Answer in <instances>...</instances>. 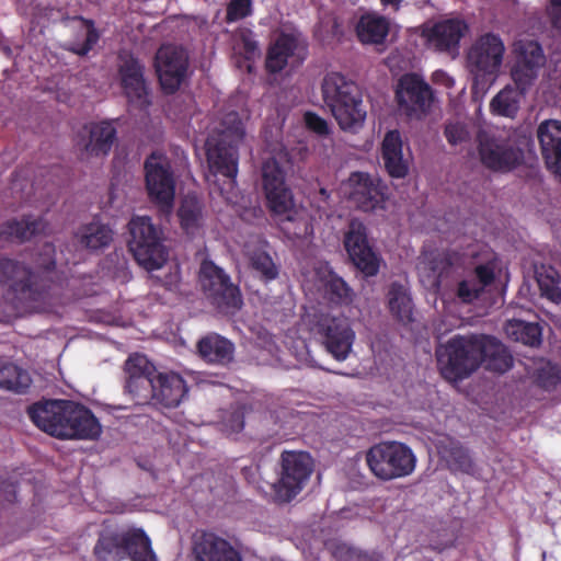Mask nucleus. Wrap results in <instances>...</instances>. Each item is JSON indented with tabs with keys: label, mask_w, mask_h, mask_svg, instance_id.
Returning a JSON list of instances; mask_svg holds the SVG:
<instances>
[{
	"label": "nucleus",
	"mask_w": 561,
	"mask_h": 561,
	"mask_svg": "<svg viewBox=\"0 0 561 561\" xmlns=\"http://www.w3.org/2000/svg\"><path fill=\"white\" fill-rule=\"evenodd\" d=\"M505 53L499 35L486 33L479 36L467 53V67L472 76L471 91L474 95L484 94L495 82Z\"/></svg>",
	"instance_id": "423d86ee"
},
{
	"label": "nucleus",
	"mask_w": 561,
	"mask_h": 561,
	"mask_svg": "<svg viewBox=\"0 0 561 561\" xmlns=\"http://www.w3.org/2000/svg\"><path fill=\"white\" fill-rule=\"evenodd\" d=\"M198 278L205 297L218 311L228 313L241 308L242 295L239 287L213 261L202 262Z\"/></svg>",
	"instance_id": "9d476101"
},
{
	"label": "nucleus",
	"mask_w": 561,
	"mask_h": 561,
	"mask_svg": "<svg viewBox=\"0 0 561 561\" xmlns=\"http://www.w3.org/2000/svg\"><path fill=\"white\" fill-rule=\"evenodd\" d=\"M197 354L207 364L226 367L234 359V344L218 333H208L197 342Z\"/></svg>",
	"instance_id": "cd10ccee"
},
{
	"label": "nucleus",
	"mask_w": 561,
	"mask_h": 561,
	"mask_svg": "<svg viewBox=\"0 0 561 561\" xmlns=\"http://www.w3.org/2000/svg\"><path fill=\"white\" fill-rule=\"evenodd\" d=\"M232 417L236 420L237 424L233 425V430L236 431H242L243 427H244V420H243V414L241 412H234L232 414Z\"/></svg>",
	"instance_id": "13d9d810"
},
{
	"label": "nucleus",
	"mask_w": 561,
	"mask_h": 561,
	"mask_svg": "<svg viewBox=\"0 0 561 561\" xmlns=\"http://www.w3.org/2000/svg\"><path fill=\"white\" fill-rule=\"evenodd\" d=\"M390 32V21L376 12L362 14L355 24V34L362 44L382 45Z\"/></svg>",
	"instance_id": "c85d7f7f"
},
{
	"label": "nucleus",
	"mask_w": 561,
	"mask_h": 561,
	"mask_svg": "<svg viewBox=\"0 0 561 561\" xmlns=\"http://www.w3.org/2000/svg\"><path fill=\"white\" fill-rule=\"evenodd\" d=\"M245 135L243 123L237 112L222 118L220 127L213 131L205 144L209 170L236 181L239 165V145Z\"/></svg>",
	"instance_id": "20e7f679"
},
{
	"label": "nucleus",
	"mask_w": 561,
	"mask_h": 561,
	"mask_svg": "<svg viewBox=\"0 0 561 561\" xmlns=\"http://www.w3.org/2000/svg\"><path fill=\"white\" fill-rule=\"evenodd\" d=\"M123 535L122 531L102 533L93 548L98 561H123Z\"/></svg>",
	"instance_id": "4c0bfd02"
},
{
	"label": "nucleus",
	"mask_w": 561,
	"mask_h": 561,
	"mask_svg": "<svg viewBox=\"0 0 561 561\" xmlns=\"http://www.w3.org/2000/svg\"><path fill=\"white\" fill-rule=\"evenodd\" d=\"M560 380L559 370L550 364L538 368L535 375L537 386L548 391L556 389Z\"/></svg>",
	"instance_id": "de8ad7c7"
},
{
	"label": "nucleus",
	"mask_w": 561,
	"mask_h": 561,
	"mask_svg": "<svg viewBox=\"0 0 561 561\" xmlns=\"http://www.w3.org/2000/svg\"><path fill=\"white\" fill-rule=\"evenodd\" d=\"M128 248L135 260L147 271L163 266L168 251L162 243V231L148 216H135L128 224Z\"/></svg>",
	"instance_id": "1a4fd4ad"
},
{
	"label": "nucleus",
	"mask_w": 561,
	"mask_h": 561,
	"mask_svg": "<svg viewBox=\"0 0 561 561\" xmlns=\"http://www.w3.org/2000/svg\"><path fill=\"white\" fill-rule=\"evenodd\" d=\"M329 300L336 305L348 304L352 300V288L334 272H330L324 283Z\"/></svg>",
	"instance_id": "79ce46f5"
},
{
	"label": "nucleus",
	"mask_w": 561,
	"mask_h": 561,
	"mask_svg": "<svg viewBox=\"0 0 561 561\" xmlns=\"http://www.w3.org/2000/svg\"><path fill=\"white\" fill-rule=\"evenodd\" d=\"M546 11L552 27L561 30V0H549Z\"/></svg>",
	"instance_id": "6e6d98bb"
},
{
	"label": "nucleus",
	"mask_w": 561,
	"mask_h": 561,
	"mask_svg": "<svg viewBox=\"0 0 561 561\" xmlns=\"http://www.w3.org/2000/svg\"><path fill=\"white\" fill-rule=\"evenodd\" d=\"M239 43L247 60H253L260 55L255 34L249 28H242L239 34Z\"/></svg>",
	"instance_id": "3c124183"
},
{
	"label": "nucleus",
	"mask_w": 561,
	"mask_h": 561,
	"mask_svg": "<svg viewBox=\"0 0 561 561\" xmlns=\"http://www.w3.org/2000/svg\"><path fill=\"white\" fill-rule=\"evenodd\" d=\"M388 300L390 312L396 319L402 323L412 321V300L403 285L392 283L388 291Z\"/></svg>",
	"instance_id": "58836bf2"
},
{
	"label": "nucleus",
	"mask_w": 561,
	"mask_h": 561,
	"mask_svg": "<svg viewBox=\"0 0 561 561\" xmlns=\"http://www.w3.org/2000/svg\"><path fill=\"white\" fill-rule=\"evenodd\" d=\"M449 461L456 469L465 473H472L474 470V462L469 454V450L461 446L458 442L451 443L448 450Z\"/></svg>",
	"instance_id": "c03bdc74"
},
{
	"label": "nucleus",
	"mask_w": 561,
	"mask_h": 561,
	"mask_svg": "<svg viewBox=\"0 0 561 561\" xmlns=\"http://www.w3.org/2000/svg\"><path fill=\"white\" fill-rule=\"evenodd\" d=\"M124 560L158 561L151 540L142 528L130 527L122 530Z\"/></svg>",
	"instance_id": "7c9ffc66"
},
{
	"label": "nucleus",
	"mask_w": 561,
	"mask_h": 561,
	"mask_svg": "<svg viewBox=\"0 0 561 561\" xmlns=\"http://www.w3.org/2000/svg\"><path fill=\"white\" fill-rule=\"evenodd\" d=\"M80 21L84 22L87 25V34L84 42L81 44H73L70 48L71 51L79 56H85L93 46L98 43L100 35L94 24L90 20H84L83 18H79Z\"/></svg>",
	"instance_id": "09e8293b"
},
{
	"label": "nucleus",
	"mask_w": 561,
	"mask_h": 561,
	"mask_svg": "<svg viewBox=\"0 0 561 561\" xmlns=\"http://www.w3.org/2000/svg\"><path fill=\"white\" fill-rule=\"evenodd\" d=\"M144 169L150 201L161 210L170 211L175 197V180L170 162L153 152L146 159Z\"/></svg>",
	"instance_id": "4468645a"
},
{
	"label": "nucleus",
	"mask_w": 561,
	"mask_h": 561,
	"mask_svg": "<svg viewBox=\"0 0 561 561\" xmlns=\"http://www.w3.org/2000/svg\"><path fill=\"white\" fill-rule=\"evenodd\" d=\"M178 216L182 229L194 233L202 226L203 205L196 196L186 195L179 207Z\"/></svg>",
	"instance_id": "ea45409f"
},
{
	"label": "nucleus",
	"mask_w": 561,
	"mask_h": 561,
	"mask_svg": "<svg viewBox=\"0 0 561 561\" xmlns=\"http://www.w3.org/2000/svg\"><path fill=\"white\" fill-rule=\"evenodd\" d=\"M3 488L5 490V492H8L9 496L7 497V500L9 502H13L16 497V486L13 484V483H3Z\"/></svg>",
	"instance_id": "4d7b16f0"
},
{
	"label": "nucleus",
	"mask_w": 561,
	"mask_h": 561,
	"mask_svg": "<svg viewBox=\"0 0 561 561\" xmlns=\"http://www.w3.org/2000/svg\"><path fill=\"white\" fill-rule=\"evenodd\" d=\"M262 184L270 211L275 216H284L287 220H293L295 213L293 192L286 183V172L276 159L271 158L264 161Z\"/></svg>",
	"instance_id": "ddd939ff"
},
{
	"label": "nucleus",
	"mask_w": 561,
	"mask_h": 561,
	"mask_svg": "<svg viewBox=\"0 0 561 561\" xmlns=\"http://www.w3.org/2000/svg\"><path fill=\"white\" fill-rule=\"evenodd\" d=\"M280 477L274 483V497L278 503H288L306 486L312 471L313 459L305 451H284L280 457Z\"/></svg>",
	"instance_id": "9b49d317"
},
{
	"label": "nucleus",
	"mask_w": 561,
	"mask_h": 561,
	"mask_svg": "<svg viewBox=\"0 0 561 561\" xmlns=\"http://www.w3.org/2000/svg\"><path fill=\"white\" fill-rule=\"evenodd\" d=\"M396 99L407 115L425 114L433 101V91L417 73H405L398 81Z\"/></svg>",
	"instance_id": "6ab92c4d"
},
{
	"label": "nucleus",
	"mask_w": 561,
	"mask_h": 561,
	"mask_svg": "<svg viewBox=\"0 0 561 561\" xmlns=\"http://www.w3.org/2000/svg\"><path fill=\"white\" fill-rule=\"evenodd\" d=\"M337 561H381V556L375 551H365L347 545H339L333 552Z\"/></svg>",
	"instance_id": "37998d69"
},
{
	"label": "nucleus",
	"mask_w": 561,
	"mask_h": 561,
	"mask_svg": "<svg viewBox=\"0 0 561 561\" xmlns=\"http://www.w3.org/2000/svg\"><path fill=\"white\" fill-rule=\"evenodd\" d=\"M380 3L387 8V7H390L392 8L394 11L399 10L400 5H401V2L402 0H379Z\"/></svg>",
	"instance_id": "bf43d9fd"
},
{
	"label": "nucleus",
	"mask_w": 561,
	"mask_h": 561,
	"mask_svg": "<svg viewBox=\"0 0 561 561\" xmlns=\"http://www.w3.org/2000/svg\"><path fill=\"white\" fill-rule=\"evenodd\" d=\"M416 456L404 443L381 442L366 451L370 472L381 481H392L411 476L416 468Z\"/></svg>",
	"instance_id": "6e6552de"
},
{
	"label": "nucleus",
	"mask_w": 561,
	"mask_h": 561,
	"mask_svg": "<svg viewBox=\"0 0 561 561\" xmlns=\"http://www.w3.org/2000/svg\"><path fill=\"white\" fill-rule=\"evenodd\" d=\"M494 278L493 268L489 265L481 264L474 268V277L471 279H474L476 284H481V289L484 290L486 286L494 282Z\"/></svg>",
	"instance_id": "5fc2aeb1"
},
{
	"label": "nucleus",
	"mask_w": 561,
	"mask_h": 561,
	"mask_svg": "<svg viewBox=\"0 0 561 561\" xmlns=\"http://www.w3.org/2000/svg\"><path fill=\"white\" fill-rule=\"evenodd\" d=\"M45 228L46 222L42 218L26 215L21 220L11 219L5 221L0 227V239L25 242L42 233Z\"/></svg>",
	"instance_id": "2f4dec72"
},
{
	"label": "nucleus",
	"mask_w": 561,
	"mask_h": 561,
	"mask_svg": "<svg viewBox=\"0 0 561 561\" xmlns=\"http://www.w3.org/2000/svg\"><path fill=\"white\" fill-rule=\"evenodd\" d=\"M304 121H305L306 127L309 130H311L320 136H325L330 131L327 121L324 118H322L321 116H319L314 112H306L304 115Z\"/></svg>",
	"instance_id": "603ef678"
},
{
	"label": "nucleus",
	"mask_w": 561,
	"mask_h": 561,
	"mask_svg": "<svg viewBox=\"0 0 561 561\" xmlns=\"http://www.w3.org/2000/svg\"><path fill=\"white\" fill-rule=\"evenodd\" d=\"M481 364L488 370L503 374L513 367V356L507 347L494 336L480 334Z\"/></svg>",
	"instance_id": "c756f323"
},
{
	"label": "nucleus",
	"mask_w": 561,
	"mask_h": 561,
	"mask_svg": "<svg viewBox=\"0 0 561 561\" xmlns=\"http://www.w3.org/2000/svg\"><path fill=\"white\" fill-rule=\"evenodd\" d=\"M537 280L542 297L554 304L561 302V288L558 278L549 274H539Z\"/></svg>",
	"instance_id": "49530a36"
},
{
	"label": "nucleus",
	"mask_w": 561,
	"mask_h": 561,
	"mask_svg": "<svg viewBox=\"0 0 561 561\" xmlns=\"http://www.w3.org/2000/svg\"><path fill=\"white\" fill-rule=\"evenodd\" d=\"M113 234V230L108 225L92 221L79 227L75 232V239L80 247L89 251H98L111 244Z\"/></svg>",
	"instance_id": "f704fd0d"
},
{
	"label": "nucleus",
	"mask_w": 561,
	"mask_h": 561,
	"mask_svg": "<svg viewBox=\"0 0 561 561\" xmlns=\"http://www.w3.org/2000/svg\"><path fill=\"white\" fill-rule=\"evenodd\" d=\"M144 73L145 68L137 58L131 55L121 56V87L128 103L139 110H146L151 104Z\"/></svg>",
	"instance_id": "412c9836"
},
{
	"label": "nucleus",
	"mask_w": 561,
	"mask_h": 561,
	"mask_svg": "<svg viewBox=\"0 0 561 561\" xmlns=\"http://www.w3.org/2000/svg\"><path fill=\"white\" fill-rule=\"evenodd\" d=\"M515 62L511 70L514 82L531 87L546 64V56L537 41H518L514 44Z\"/></svg>",
	"instance_id": "aec40b11"
},
{
	"label": "nucleus",
	"mask_w": 561,
	"mask_h": 561,
	"mask_svg": "<svg viewBox=\"0 0 561 561\" xmlns=\"http://www.w3.org/2000/svg\"><path fill=\"white\" fill-rule=\"evenodd\" d=\"M343 245L352 263L365 276H375L379 272L380 260L368 240L367 228L357 218L348 221L343 237Z\"/></svg>",
	"instance_id": "dca6fc26"
},
{
	"label": "nucleus",
	"mask_w": 561,
	"mask_h": 561,
	"mask_svg": "<svg viewBox=\"0 0 561 561\" xmlns=\"http://www.w3.org/2000/svg\"><path fill=\"white\" fill-rule=\"evenodd\" d=\"M158 368L144 354L134 353L124 363V391L138 405L152 404Z\"/></svg>",
	"instance_id": "f8f14e48"
},
{
	"label": "nucleus",
	"mask_w": 561,
	"mask_h": 561,
	"mask_svg": "<svg viewBox=\"0 0 561 561\" xmlns=\"http://www.w3.org/2000/svg\"><path fill=\"white\" fill-rule=\"evenodd\" d=\"M31 385L32 378L26 369L13 363L0 362V389L23 394Z\"/></svg>",
	"instance_id": "e433bc0d"
},
{
	"label": "nucleus",
	"mask_w": 561,
	"mask_h": 561,
	"mask_svg": "<svg viewBox=\"0 0 561 561\" xmlns=\"http://www.w3.org/2000/svg\"><path fill=\"white\" fill-rule=\"evenodd\" d=\"M253 13L252 0H230L226 8V22L233 23Z\"/></svg>",
	"instance_id": "a18cd8bd"
},
{
	"label": "nucleus",
	"mask_w": 561,
	"mask_h": 561,
	"mask_svg": "<svg viewBox=\"0 0 561 561\" xmlns=\"http://www.w3.org/2000/svg\"><path fill=\"white\" fill-rule=\"evenodd\" d=\"M314 330L329 354L339 362L347 358L355 340V332L347 319L321 314L316 322Z\"/></svg>",
	"instance_id": "a211bd4d"
},
{
	"label": "nucleus",
	"mask_w": 561,
	"mask_h": 561,
	"mask_svg": "<svg viewBox=\"0 0 561 561\" xmlns=\"http://www.w3.org/2000/svg\"><path fill=\"white\" fill-rule=\"evenodd\" d=\"M542 158L549 170L561 174V122L546 119L537 128Z\"/></svg>",
	"instance_id": "a878e982"
},
{
	"label": "nucleus",
	"mask_w": 561,
	"mask_h": 561,
	"mask_svg": "<svg viewBox=\"0 0 561 561\" xmlns=\"http://www.w3.org/2000/svg\"><path fill=\"white\" fill-rule=\"evenodd\" d=\"M89 139L84 144V151L89 156L104 157L110 153L117 139V131L112 122L103 121L90 124Z\"/></svg>",
	"instance_id": "473e14b6"
},
{
	"label": "nucleus",
	"mask_w": 561,
	"mask_h": 561,
	"mask_svg": "<svg viewBox=\"0 0 561 561\" xmlns=\"http://www.w3.org/2000/svg\"><path fill=\"white\" fill-rule=\"evenodd\" d=\"M468 32L469 25L463 19L448 18L433 24H424L421 37L430 50L456 57L459 54L460 42Z\"/></svg>",
	"instance_id": "2eb2a0df"
},
{
	"label": "nucleus",
	"mask_w": 561,
	"mask_h": 561,
	"mask_svg": "<svg viewBox=\"0 0 561 561\" xmlns=\"http://www.w3.org/2000/svg\"><path fill=\"white\" fill-rule=\"evenodd\" d=\"M383 168L392 179H404L409 174L410 163L403 156V141L399 130L386 133L381 142Z\"/></svg>",
	"instance_id": "bb28decb"
},
{
	"label": "nucleus",
	"mask_w": 561,
	"mask_h": 561,
	"mask_svg": "<svg viewBox=\"0 0 561 561\" xmlns=\"http://www.w3.org/2000/svg\"><path fill=\"white\" fill-rule=\"evenodd\" d=\"M352 185L351 201L363 211L383 208L388 197L387 185L378 178L365 172H353L350 176Z\"/></svg>",
	"instance_id": "5701e85b"
},
{
	"label": "nucleus",
	"mask_w": 561,
	"mask_h": 561,
	"mask_svg": "<svg viewBox=\"0 0 561 561\" xmlns=\"http://www.w3.org/2000/svg\"><path fill=\"white\" fill-rule=\"evenodd\" d=\"M480 334H456L436 347L438 370L444 379L457 382L471 376L481 366Z\"/></svg>",
	"instance_id": "39448f33"
},
{
	"label": "nucleus",
	"mask_w": 561,
	"mask_h": 561,
	"mask_svg": "<svg viewBox=\"0 0 561 561\" xmlns=\"http://www.w3.org/2000/svg\"><path fill=\"white\" fill-rule=\"evenodd\" d=\"M31 421L43 432L61 439H98L102 426L85 405L72 400H41L27 408Z\"/></svg>",
	"instance_id": "f257e3e1"
},
{
	"label": "nucleus",
	"mask_w": 561,
	"mask_h": 561,
	"mask_svg": "<svg viewBox=\"0 0 561 561\" xmlns=\"http://www.w3.org/2000/svg\"><path fill=\"white\" fill-rule=\"evenodd\" d=\"M504 332L512 341L526 346L538 347L542 342V329L535 322L511 319L505 322Z\"/></svg>",
	"instance_id": "c9c22d12"
},
{
	"label": "nucleus",
	"mask_w": 561,
	"mask_h": 561,
	"mask_svg": "<svg viewBox=\"0 0 561 561\" xmlns=\"http://www.w3.org/2000/svg\"><path fill=\"white\" fill-rule=\"evenodd\" d=\"M192 554L194 561H242L240 552L228 540L205 530L193 536Z\"/></svg>",
	"instance_id": "b1692460"
},
{
	"label": "nucleus",
	"mask_w": 561,
	"mask_h": 561,
	"mask_svg": "<svg viewBox=\"0 0 561 561\" xmlns=\"http://www.w3.org/2000/svg\"><path fill=\"white\" fill-rule=\"evenodd\" d=\"M0 284H9L13 297L27 307L46 308L58 302V284L11 259L0 257Z\"/></svg>",
	"instance_id": "f03ea898"
},
{
	"label": "nucleus",
	"mask_w": 561,
	"mask_h": 561,
	"mask_svg": "<svg viewBox=\"0 0 561 561\" xmlns=\"http://www.w3.org/2000/svg\"><path fill=\"white\" fill-rule=\"evenodd\" d=\"M477 142L480 161L490 171L508 173L525 162L519 140L505 130L481 129Z\"/></svg>",
	"instance_id": "0eeeda50"
},
{
	"label": "nucleus",
	"mask_w": 561,
	"mask_h": 561,
	"mask_svg": "<svg viewBox=\"0 0 561 561\" xmlns=\"http://www.w3.org/2000/svg\"><path fill=\"white\" fill-rule=\"evenodd\" d=\"M445 137L450 145H458L468 138V131L461 124H448L445 127Z\"/></svg>",
	"instance_id": "864d4df0"
},
{
	"label": "nucleus",
	"mask_w": 561,
	"mask_h": 561,
	"mask_svg": "<svg viewBox=\"0 0 561 561\" xmlns=\"http://www.w3.org/2000/svg\"><path fill=\"white\" fill-rule=\"evenodd\" d=\"M249 263L250 267L259 275L260 279L265 283L276 279L279 274L278 266L266 251L254 250L250 252Z\"/></svg>",
	"instance_id": "a19ab883"
},
{
	"label": "nucleus",
	"mask_w": 561,
	"mask_h": 561,
	"mask_svg": "<svg viewBox=\"0 0 561 561\" xmlns=\"http://www.w3.org/2000/svg\"><path fill=\"white\" fill-rule=\"evenodd\" d=\"M321 92L325 106L342 130H356L363 126L367 112L356 82L332 71L324 76Z\"/></svg>",
	"instance_id": "7ed1b4c3"
},
{
	"label": "nucleus",
	"mask_w": 561,
	"mask_h": 561,
	"mask_svg": "<svg viewBox=\"0 0 561 561\" xmlns=\"http://www.w3.org/2000/svg\"><path fill=\"white\" fill-rule=\"evenodd\" d=\"M530 87H524L519 82L514 85H505L490 102V108L493 114L504 117H515L520 107V102L525 98Z\"/></svg>",
	"instance_id": "72a5a7b5"
},
{
	"label": "nucleus",
	"mask_w": 561,
	"mask_h": 561,
	"mask_svg": "<svg viewBox=\"0 0 561 561\" xmlns=\"http://www.w3.org/2000/svg\"><path fill=\"white\" fill-rule=\"evenodd\" d=\"M308 55L307 43L296 33L282 32L267 49L265 69L268 73H278L294 58L302 64Z\"/></svg>",
	"instance_id": "4be33fe9"
},
{
	"label": "nucleus",
	"mask_w": 561,
	"mask_h": 561,
	"mask_svg": "<svg viewBox=\"0 0 561 561\" xmlns=\"http://www.w3.org/2000/svg\"><path fill=\"white\" fill-rule=\"evenodd\" d=\"M484 290L481 289V284H476L474 279H462L457 285V297L463 304H471L480 297Z\"/></svg>",
	"instance_id": "8fccbe9b"
},
{
	"label": "nucleus",
	"mask_w": 561,
	"mask_h": 561,
	"mask_svg": "<svg viewBox=\"0 0 561 561\" xmlns=\"http://www.w3.org/2000/svg\"><path fill=\"white\" fill-rule=\"evenodd\" d=\"M190 58L186 49L173 44L162 45L154 58V67L163 92L172 94L184 82Z\"/></svg>",
	"instance_id": "f3484780"
},
{
	"label": "nucleus",
	"mask_w": 561,
	"mask_h": 561,
	"mask_svg": "<svg viewBox=\"0 0 561 561\" xmlns=\"http://www.w3.org/2000/svg\"><path fill=\"white\" fill-rule=\"evenodd\" d=\"M152 405L176 408L188 392L184 378L175 371H157Z\"/></svg>",
	"instance_id": "393cba45"
}]
</instances>
